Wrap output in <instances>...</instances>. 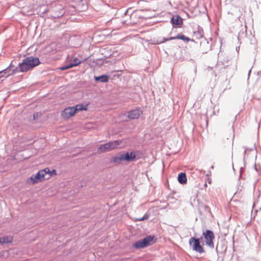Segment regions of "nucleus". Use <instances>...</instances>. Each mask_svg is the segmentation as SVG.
Instances as JSON below:
<instances>
[{
	"mask_svg": "<svg viewBox=\"0 0 261 261\" xmlns=\"http://www.w3.org/2000/svg\"><path fill=\"white\" fill-rule=\"evenodd\" d=\"M39 63V60L37 58L33 57L26 58L23 60L21 63L19 64V70L21 72H26L37 66Z\"/></svg>",
	"mask_w": 261,
	"mask_h": 261,
	"instance_id": "1",
	"label": "nucleus"
},
{
	"mask_svg": "<svg viewBox=\"0 0 261 261\" xmlns=\"http://www.w3.org/2000/svg\"><path fill=\"white\" fill-rule=\"evenodd\" d=\"M121 143V141L116 140L101 144L98 147L97 152L99 153H101L110 151L115 148H117Z\"/></svg>",
	"mask_w": 261,
	"mask_h": 261,
	"instance_id": "2",
	"label": "nucleus"
},
{
	"mask_svg": "<svg viewBox=\"0 0 261 261\" xmlns=\"http://www.w3.org/2000/svg\"><path fill=\"white\" fill-rule=\"evenodd\" d=\"M153 236H147L146 237L144 238L143 240H139L134 243L133 244V246L136 249L143 248L146 247L151 244V243L153 242Z\"/></svg>",
	"mask_w": 261,
	"mask_h": 261,
	"instance_id": "3",
	"label": "nucleus"
},
{
	"mask_svg": "<svg viewBox=\"0 0 261 261\" xmlns=\"http://www.w3.org/2000/svg\"><path fill=\"white\" fill-rule=\"evenodd\" d=\"M189 243L194 251L199 253H202L204 252V249L202 245H200L199 239L192 237L189 239Z\"/></svg>",
	"mask_w": 261,
	"mask_h": 261,
	"instance_id": "4",
	"label": "nucleus"
},
{
	"mask_svg": "<svg viewBox=\"0 0 261 261\" xmlns=\"http://www.w3.org/2000/svg\"><path fill=\"white\" fill-rule=\"evenodd\" d=\"M206 244L213 248L214 247L213 240L215 239V236L213 232L210 230H206L202 233Z\"/></svg>",
	"mask_w": 261,
	"mask_h": 261,
	"instance_id": "5",
	"label": "nucleus"
},
{
	"mask_svg": "<svg viewBox=\"0 0 261 261\" xmlns=\"http://www.w3.org/2000/svg\"><path fill=\"white\" fill-rule=\"evenodd\" d=\"M45 179L39 171L35 175H32L27 180V183L29 185H34L36 183H38L43 181Z\"/></svg>",
	"mask_w": 261,
	"mask_h": 261,
	"instance_id": "6",
	"label": "nucleus"
},
{
	"mask_svg": "<svg viewBox=\"0 0 261 261\" xmlns=\"http://www.w3.org/2000/svg\"><path fill=\"white\" fill-rule=\"evenodd\" d=\"M75 114V109L73 107L66 108L62 112V117L65 119H68L73 116Z\"/></svg>",
	"mask_w": 261,
	"mask_h": 261,
	"instance_id": "7",
	"label": "nucleus"
},
{
	"mask_svg": "<svg viewBox=\"0 0 261 261\" xmlns=\"http://www.w3.org/2000/svg\"><path fill=\"white\" fill-rule=\"evenodd\" d=\"M143 114V111L139 108L132 110L127 112V118L130 119H137Z\"/></svg>",
	"mask_w": 261,
	"mask_h": 261,
	"instance_id": "8",
	"label": "nucleus"
},
{
	"mask_svg": "<svg viewBox=\"0 0 261 261\" xmlns=\"http://www.w3.org/2000/svg\"><path fill=\"white\" fill-rule=\"evenodd\" d=\"M122 155L123 161L130 162L134 161L136 158V154L134 151L122 154Z\"/></svg>",
	"mask_w": 261,
	"mask_h": 261,
	"instance_id": "9",
	"label": "nucleus"
},
{
	"mask_svg": "<svg viewBox=\"0 0 261 261\" xmlns=\"http://www.w3.org/2000/svg\"><path fill=\"white\" fill-rule=\"evenodd\" d=\"M172 23L175 25H181L182 23V18L177 15H173L171 18Z\"/></svg>",
	"mask_w": 261,
	"mask_h": 261,
	"instance_id": "10",
	"label": "nucleus"
},
{
	"mask_svg": "<svg viewBox=\"0 0 261 261\" xmlns=\"http://www.w3.org/2000/svg\"><path fill=\"white\" fill-rule=\"evenodd\" d=\"M122 161H123V160L122 154L115 156L111 159V163H116L117 164H120Z\"/></svg>",
	"mask_w": 261,
	"mask_h": 261,
	"instance_id": "11",
	"label": "nucleus"
},
{
	"mask_svg": "<svg viewBox=\"0 0 261 261\" xmlns=\"http://www.w3.org/2000/svg\"><path fill=\"white\" fill-rule=\"evenodd\" d=\"M187 176L185 173H180L178 175V181L181 184L187 183Z\"/></svg>",
	"mask_w": 261,
	"mask_h": 261,
	"instance_id": "12",
	"label": "nucleus"
},
{
	"mask_svg": "<svg viewBox=\"0 0 261 261\" xmlns=\"http://www.w3.org/2000/svg\"><path fill=\"white\" fill-rule=\"evenodd\" d=\"M75 109V113L78 111H87L88 110V105H84L83 104L76 105L73 107Z\"/></svg>",
	"mask_w": 261,
	"mask_h": 261,
	"instance_id": "13",
	"label": "nucleus"
},
{
	"mask_svg": "<svg viewBox=\"0 0 261 261\" xmlns=\"http://www.w3.org/2000/svg\"><path fill=\"white\" fill-rule=\"evenodd\" d=\"M13 238L11 236H4L0 238V244L12 243Z\"/></svg>",
	"mask_w": 261,
	"mask_h": 261,
	"instance_id": "14",
	"label": "nucleus"
},
{
	"mask_svg": "<svg viewBox=\"0 0 261 261\" xmlns=\"http://www.w3.org/2000/svg\"><path fill=\"white\" fill-rule=\"evenodd\" d=\"M174 39H181V40H182L184 41H189L190 40V39L189 38L187 37L185 35L181 34H178L175 37H171L169 39V40H174Z\"/></svg>",
	"mask_w": 261,
	"mask_h": 261,
	"instance_id": "15",
	"label": "nucleus"
},
{
	"mask_svg": "<svg viewBox=\"0 0 261 261\" xmlns=\"http://www.w3.org/2000/svg\"><path fill=\"white\" fill-rule=\"evenodd\" d=\"M95 80L96 81H100L102 83L107 82L109 81V76L107 75H102L99 76H95Z\"/></svg>",
	"mask_w": 261,
	"mask_h": 261,
	"instance_id": "16",
	"label": "nucleus"
},
{
	"mask_svg": "<svg viewBox=\"0 0 261 261\" xmlns=\"http://www.w3.org/2000/svg\"><path fill=\"white\" fill-rule=\"evenodd\" d=\"M70 65H73V67L77 66L81 63V61L77 58H74L73 60L70 61Z\"/></svg>",
	"mask_w": 261,
	"mask_h": 261,
	"instance_id": "17",
	"label": "nucleus"
},
{
	"mask_svg": "<svg viewBox=\"0 0 261 261\" xmlns=\"http://www.w3.org/2000/svg\"><path fill=\"white\" fill-rule=\"evenodd\" d=\"M40 173L42 174V176L44 178H45V176L46 174H50V170L48 168H46L44 169L39 170Z\"/></svg>",
	"mask_w": 261,
	"mask_h": 261,
	"instance_id": "18",
	"label": "nucleus"
},
{
	"mask_svg": "<svg viewBox=\"0 0 261 261\" xmlns=\"http://www.w3.org/2000/svg\"><path fill=\"white\" fill-rule=\"evenodd\" d=\"M149 215L145 214L142 218L138 219V221H142L144 220H147L149 218Z\"/></svg>",
	"mask_w": 261,
	"mask_h": 261,
	"instance_id": "19",
	"label": "nucleus"
},
{
	"mask_svg": "<svg viewBox=\"0 0 261 261\" xmlns=\"http://www.w3.org/2000/svg\"><path fill=\"white\" fill-rule=\"evenodd\" d=\"M72 67H73V65H70L69 64V65L65 66H63V67H61L60 69L61 70H66V69H68L72 68Z\"/></svg>",
	"mask_w": 261,
	"mask_h": 261,
	"instance_id": "20",
	"label": "nucleus"
},
{
	"mask_svg": "<svg viewBox=\"0 0 261 261\" xmlns=\"http://www.w3.org/2000/svg\"><path fill=\"white\" fill-rule=\"evenodd\" d=\"M56 174H57V173H56V170H53L51 171H50V175H56Z\"/></svg>",
	"mask_w": 261,
	"mask_h": 261,
	"instance_id": "21",
	"label": "nucleus"
},
{
	"mask_svg": "<svg viewBox=\"0 0 261 261\" xmlns=\"http://www.w3.org/2000/svg\"><path fill=\"white\" fill-rule=\"evenodd\" d=\"M207 182H208V183L209 184H211V183H212V180H211V179L210 177H207Z\"/></svg>",
	"mask_w": 261,
	"mask_h": 261,
	"instance_id": "22",
	"label": "nucleus"
},
{
	"mask_svg": "<svg viewBox=\"0 0 261 261\" xmlns=\"http://www.w3.org/2000/svg\"><path fill=\"white\" fill-rule=\"evenodd\" d=\"M229 143L230 145H231V146L232 145V139H230L229 140Z\"/></svg>",
	"mask_w": 261,
	"mask_h": 261,
	"instance_id": "23",
	"label": "nucleus"
},
{
	"mask_svg": "<svg viewBox=\"0 0 261 261\" xmlns=\"http://www.w3.org/2000/svg\"><path fill=\"white\" fill-rule=\"evenodd\" d=\"M8 70V69H7L5 70L4 71L1 72V73H6V72H7Z\"/></svg>",
	"mask_w": 261,
	"mask_h": 261,
	"instance_id": "24",
	"label": "nucleus"
},
{
	"mask_svg": "<svg viewBox=\"0 0 261 261\" xmlns=\"http://www.w3.org/2000/svg\"><path fill=\"white\" fill-rule=\"evenodd\" d=\"M207 186V184H206V182H205V184H204V187H206Z\"/></svg>",
	"mask_w": 261,
	"mask_h": 261,
	"instance_id": "25",
	"label": "nucleus"
},
{
	"mask_svg": "<svg viewBox=\"0 0 261 261\" xmlns=\"http://www.w3.org/2000/svg\"><path fill=\"white\" fill-rule=\"evenodd\" d=\"M197 72V68L196 67L195 68V73H196Z\"/></svg>",
	"mask_w": 261,
	"mask_h": 261,
	"instance_id": "26",
	"label": "nucleus"
},
{
	"mask_svg": "<svg viewBox=\"0 0 261 261\" xmlns=\"http://www.w3.org/2000/svg\"><path fill=\"white\" fill-rule=\"evenodd\" d=\"M10 74H11V73H8L7 74L6 76H9V75H10Z\"/></svg>",
	"mask_w": 261,
	"mask_h": 261,
	"instance_id": "27",
	"label": "nucleus"
}]
</instances>
